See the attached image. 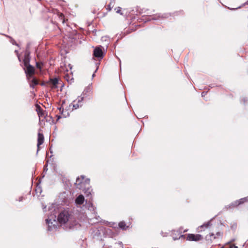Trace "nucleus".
I'll return each instance as SVG.
<instances>
[{"label": "nucleus", "mask_w": 248, "mask_h": 248, "mask_svg": "<svg viewBox=\"0 0 248 248\" xmlns=\"http://www.w3.org/2000/svg\"><path fill=\"white\" fill-rule=\"evenodd\" d=\"M58 220L61 224H66L69 229H73L76 225V221L72 217L67 209H65L59 214Z\"/></svg>", "instance_id": "1"}, {"label": "nucleus", "mask_w": 248, "mask_h": 248, "mask_svg": "<svg viewBox=\"0 0 248 248\" xmlns=\"http://www.w3.org/2000/svg\"><path fill=\"white\" fill-rule=\"evenodd\" d=\"M65 69L64 71V78L68 83H72L74 79L73 72L72 71V66L70 64L65 65Z\"/></svg>", "instance_id": "2"}, {"label": "nucleus", "mask_w": 248, "mask_h": 248, "mask_svg": "<svg viewBox=\"0 0 248 248\" xmlns=\"http://www.w3.org/2000/svg\"><path fill=\"white\" fill-rule=\"evenodd\" d=\"M203 239L202 235L199 234L189 233L187 235L186 240L189 241H199Z\"/></svg>", "instance_id": "3"}, {"label": "nucleus", "mask_w": 248, "mask_h": 248, "mask_svg": "<svg viewBox=\"0 0 248 248\" xmlns=\"http://www.w3.org/2000/svg\"><path fill=\"white\" fill-rule=\"evenodd\" d=\"M24 70L28 80H30V78H32L34 74V67L31 65H29L25 66Z\"/></svg>", "instance_id": "4"}, {"label": "nucleus", "mask_w": 248, "mask_h": 248, "mask_svg": "<svg viewBox=\"0 0 248 248\" xmlns=\"http://www.w3.org/2000/svg\"><path fill=\"white\" fill-rule=\"evenodd\" d=\"M93 56L97 58L98 60L102 59L103 58V52L102 47L100 46L95 48L93 50Z\"/></svg>", "instance_id": "5"}, {"label": "nucleus", "mask_w": 248, "mask_h": 248, "mask_svg": "<svg viewBox=\"0 0 248 248\" xmlns=\"http://www.w3.org/2000/svg\"><path fill=\"white\" fill-rule=\"evenodd\" d=\"M83 97L78 96L77 99L74 100L71 104L73 108L77 109L82 105Z\"/></svg>", "instance_id": "6"}, {"label": "nucleus", "mask_w": 248, "mask_h": 248, "mask_svg": "<svg viewBox=\"0 0 248 248\" xmlns=\"http://www.w3.org/2000/svg\"><path fill=\"white\" fill-rule=\"evenodd\" d=\"M222 236L220 232H217L216 234L214 233H211L209 235L206 236L205 239L207 241L212 242L213 240L219 238Z\"/></svg>", "instance_id": "7"}, {"label": "nucleus", "mask_w": 248, "mask_h": 248, "mask_svg": "<svg viewBox=\"0 0 248 248\" xmlns=\"http://www.w3.org/2000/svg\"><path fill=\"white\" fill-rule=\"evenodd\" d=\"M211 226V221H209L207 222L204 223L203 224L197 228V232H201L202 231H205V229L209 228Z\"/></svg>", "instance_id": "8"}, {"label": "nucleus", "mask_w": 248, "mask_h": 248, "mask_svg": "<svg viewBox=\"0 0 248 248\" xmlns=\"http://www.w3.org/2000/svg\"><path fill=\"white\" fill-rule=\"evenodd\" d=\"M248 201V197H245L240 199L239 200H237L235 201L234 202L232 203L231 206L233 207L237 206L241 204L244 203Z\"/></svg>", "instance_id": "9"}, {"label": "nucleus", "mask_w": 248, "mask_h": 248, "mask_svg": "<svg viewBox=\"0 0 248 248\" xmlns=\"http://www.w3.org/2000/svg\"><path fill=\"white\" fill-rule=\"evenodd\" d=\"M44 137L43 134L38 133V139H37V147L38 151L39 150V146L42 144L44 142Z\"/></svg>", "instance_id": "10"}, {"label": "nucleus", "mask_w": 248, "mask_h": 248, "mask_svg": "<svg viewBox=\"0 0 248 248\" xmlns=\"http://www.w3.org/2000/svg\"><path fill=\"white\" fill-rule=\"evenodd\" d=\"M84 197L82 195H79L75 200V203L77 205H80L84 202Z\"/></svg>", "instance_id": "11"}, {"label": "nucleus", "mask_w": 248, "mask_h": 248, "mask_svg": "<svg viewBox=\"0 0 248 248\" xmlns=\"http://www.w3.org/2000/svg\"><path fill=\"white\" fill-rule=\"evenodd\" d=\"M30 82V85L31 87L34 88L36 85L38 84V80L32 76V78H30V80H28Z\"/></svg>", "instance_id": "12"}, {"label": "nucleus", "mask_w": 248, "mask_h": 248, "mask_svg": "<svg viewBox=\"0 0 248 248\" xmlns=\"http://www.w3.org/2000/svg\"><path fill=\"white\" fill-rule=\"evenodd\" d=\"M30 59L29 58V55L28 54H25L24 55V58L23 59V63L24 67L27 65H29L30 64Z\"/></svg>", "instance_id": "13"}, {"label": "nucleus", "mask_w": 248, "mask_h": 248, "mask_svg": "<svg viewBox=\"0 0 248 248\" xmlns=\"http://www.w3.org/2000/svg\"><path fill=\"white\" fill-rule=\"evenodd\" d=\"M37 110L38 112V116L40 118V119H41L42 117H45V111L42 109H41L40 107L38 108Z\"/></svg>", "instance_id": "14"}, {"label": "nucleus", "mask_w": 248, "mask_h": 248, "mask_svg": "<svg viewBox=\"0 0 248 248\" xmlns=\"http://www.w3.org/2000/svg\"><path fill=\"white\" fill-rule=\"evenodd\" d=\"M87 206L89 210L93 212L94 214H95V207L93 206V203L91 202H89L87 205Z\"/></svg>", "instance_id": "15"}, {"label": "nucleus", "mask_w": 248, "mask_h": 248, "mask_svg": "<svg viewBox=\"0 0 248 248\" xmlns=\"http://www.w3.org/2000/svg\"><path fill=\"white\" fill-rule=\"evenodd\" d=\"M59 80L57 78H54L50 79V83L53 86V87L56 88L58 84Z\"/></svg>", "instance_id": "16"}, {"label": "nucleus", "mask_w": 248, "mask_h": 248, "mask_svg": "<svg viewBox=\"0 0 248 248\" xmlns=\"http://www.w3.org/2000/svg\"><path fill=\"white\" fill-rule=\"evenodd\" d=\"M119 227L122 230H126L128 227L126 226L125 222L121 221L119 223Z\"/></svg>", "instance_id": "17"}, {"label": "nucleus", "mask_w": 248, "mask_h": 248, "mask_svg": "<svg viewBox=\"0 0 248 248\" xmlns=\"http://www.w3.org/2000/svg\"><path fill=\"white\" fill-rule=\"evenodd\" d=\"M84 193L86 194V197H89L91 196V197L90 199L92 198V193H93V190L88 188H87L86 191L84 192Z\"/></svg>", "instance_id": "18"}, {"label": "nucleus", "mask_w": 248, "mask_h": 248, "mask_svg": "<svg viewBox=\"0 0 248 248\" xmlns=\"http://www.w3.org/2000/svg\"><path fill=\"white\" fill-rule=\"evenodd\" d=\"M46 224L48 226V230L50 231L52 229V227H51V226L50 225V224H52V222L51 221V219H46Z\"/></svg>", "instance_id": "19"}, {"label": "nucleus", "mask_w": 248, "mask_h": 248, "mask_svg": "<svg viewBox=\"0 0 248 248\" xmlns=\"http://www.w3.org/2000/svg\"><path fill=\"white\" fill-rule=\"evenodd\" d=\"M115 11H116V12L117 13L120 14L121 15H122V14H123L122 13H121V7H117V8H116L115 9Z\"/></svg>", "instance_id": "20"}, {"label": "nucleus", "mask_w": 248, "mask_h": 248, "mask_svg": "<svg viewBox=\"0 0 248 248\" xmlns=\"http://www.w3.org/2000/svg\"><path fill=\"white\" fill-rule=\"evenodd\" d=\"M59 18H60L61 20H62V22L63 23L65 22V20H64V16L62 14H60L59 15Z\"/></svg>", "instance_id": "21"}, {"label": "nucleus", "mask_w": 248, "mask_h": 248, "mask_svg": "<svg viewBox=\"0 0 248 248\" xmlns=\"http://www.w3.org/2000/svg\"><path fill=\"white\" fill-rule=\"evenodd\" d=\"M36 67L37 68L41 69V64L39 62H36Z\"/></svg>", "instance_id": "22"}, {"label": "nucleus", "mask_w": 248, "mask_h": 248, "mask_svg": "<svg viewBox=\"0 0 248 248\" xmlns=\"http://www.w3.org/2000/svg\"><path fill=\"white\" fill-rule=\"evenodd\" d=\"M112 4V2H110V4L108 6L107 10L108 11H110L111 10V5Z\"/></svg>", "instance_id": "23"}, {"label": "nucleus", "mask_w": 248, "mask_h": 248, "mask_svg": "<svg viewBox=\"0 0 248 248\" xmlns=\"http://www.w3.org/2000/svg\"><path fill=\"white\" fill-rule=\"evenodd\" d=\"M229 248H238V247L234 245H231Z\"/></svg>", "instance_id": "24"}, {"label": "nucleus", "mask_w": 248, "mask_h": 248, "mask_svg": "<svg viewBox=\"0 0 248 248\" xmlns=\"http://www.w3.org/2000/svg\"><path fill=\"white\" fill-rule=\"evenodd\" d=\"M57 121H58L61 118V116L60 115H57Z\"/></svg>", "instance_id": "25"}, {"label": "nucleus", "mask_w": 248, "mask_h": 248, "mask_svg": "<svg viewBox=\"0 0 248 248\" xmlns=\"http://www.w3.org/2000/svg\"><path fill=\"white\" fill-rule=\"evenodd\" d=\"M59 110H60V112H62V111H63V109L62 108H62L61 107L59 108Z\"/></svg>", "instance_id": "26"}, {"label": "nucleus", "mask_w": 248, "mask_h": 248, "mask_svg": "<svg viewBox=\"0 0 248 248\" xmlns=\"http://www.w3.org/2000/svg\"><path fill=\"white\" fill-rule=\"evenodd\" d=\"M79 180V178H77L76 180V184L78 183V181Z\"/></svg>", "instance_id": "27"}, {"label": "nucleus", "mask_w": 248, "mask_h": 248, "mask_svg": "<svg viewBox=\"0 0 248 248\" xmlns=\"http://www.w3.org/2000/svg\"><path fill=\"white\" fill-rule=\"evenodd\" d=\"M20 201H22V198H21V199H20L19 200Z\"/></svg>", "instance_id": "28"}, {"label": "nucleus", "mask_w": 248, "mask_h": 248, "mask_svg": "<svg viewBox=\"0 0 248 248\" xmlns=\"http://www.w3.org/2000/svg\"><path fill=\"white\" fill-rule=\"evenodd\" d=\"M18 60H19V61H20V59L19 57H18Z\"/></svg>", "instance_id": "29"}, {"label": "nucleus", "mask_w": 248, "mask_h": 248, "mask_svg": "<svg viewBox=\"0 0 248 248\" xmlns=\"http://www.w3.org/2000/svg\"><path fill=\"white\" fill-rule=\"evenodd\" d=\"M81 177H82V179H83V178H84V176H81Z\"/></svg>", "instance_id": "30"}, {"label": "nucleus", "mask_w": 248, "mask_h": 248, "mask_svg": "<svg viewBox=\"0 0 248 248\" xmlns=\"http://www.w3.org/2000/svg\"><path fill=\"white\" fill-rule=\"evenodd\" d=\"M204 93H202V96H203Z\"/></svg>", "instance_id": "31"}]
</instances>
